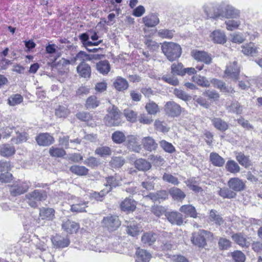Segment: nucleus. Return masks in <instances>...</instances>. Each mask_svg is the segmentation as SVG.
<instances>
[{"label": "nucleus", "instance_id": "nucleus-63", "mask_svg": "<svg viewBox=\"0 0 262 262\" xmlns=\"http://www.w3.org/2000/svg\"><path fill=\"white\" fill-rule=\"evenodd\" d=\"M105 189L102 190L100 192H93L91 193V197L97 201H102L104 195L108 192H105Z\"/></svg>", "mask_w": 262, "mask_h": 262}, {"label": "nucleus", "instance_id": "nucleus-2", "mask_svg": "<svg viewBox=\"0 0 262 262\" xmlns=\"http://www.w3.org/2000/svg\"><path fill=\"white\" fill-rule=\"evenodd\" d=\"M107 114L104 118V122L107 126H119L121 123V113L117 107L113 105L107 108Z\"/></svg>", "mask_w": 262, "mask_h": 262}, {"label": "nucleus", "instance_id": "nucleus-49", "mask_svg": "<svg viewBox=\"0 0 262 262\" xmlns=\"http://www.w3.org/2000/svg\"><path fill=\"white\" fill-rule=\"evenodd\" d=\"M161 79L164 81L174 86L178 85L179 84V80L178 78L170 74H166L163 75Z\"/></svg>", "mask_w": 262, "mask_h": 262}, {"label": "nucleus", "instance_id": "nucleus-23", "mask_svg": "<svg viewBox=\"0 0 262 262\" xmlns=\"http://www.w3.org/2000/svg\"><path fill=\"white\" fill-rule=\"evenodd\" d=\"M142 20L145 25L148 27H154L159 23L158 16L153 13L143 17Z\"/></svg>", "mask_w": 262, "mask_h": 262}, {"label": "nucleus", "instance_id": "nucleus-28", "mask_svg": "<svg viewBox=\"0 0 262 262\" xmlns=\"http://www.w3.org/2000/svg\"><path fill=\"white\" fill-rule=\"evenodd\" d=\"M210 120L214 127L221 131H225L228 128V125L223 120L220 118L211 117Z\"/></svg>", "mask_w": 262, "mask_h": 262}, {"label": "nucleus", "instance_id": "nucleus-50", "mask_svg": "<svg viewBox=\"0 0 262 262\" xmlns=\"http://www.w3.org/2000/svg\"><path fill=\"white\" fill-rule=\"evenodd\" d=\"M49 154L52 157H62L66 155V151L62 148L52 146L49 149Z\"/></svg>", "mask_w": 262, "mask_h": 262}, {"label": "nucleus", "instance_id": "nucleus-48", "mask_svg": "<svg viewBox=\"0 0 262 262\" xmlns=\"http://www.w3.org/2000/svg\"><path fill=\"white\" fill-rule=\"evenodd\" d=\"M23 100V97L18 94L11 96L8 100V103L11 106L20 104Z\"/></svg>", "mask_w": 262, "mask_h": 262}, {"label": "nucleus", "instance_id": "nucleus-41", "mask_svg": "<svg viewBox=\"0 0 262 262\" xmlns=\"http://www.w3.org/2000/svg\"><path fill=\"white\" fill-rule=\"evenodd\" d=\"M71 171L79 176H83L87 174L88 169L83 166H80V165H73L70 167Z\"/></svg>", "mask_w": 262, "mask_h": 262}, {"label": "nucleus", "instance_id": "nucleus-57", "mask_svg": "<svg viewBox=\"0 0 262 262\" xmlns=\"http://www.w3.org/2000/svg\"><path fill=\"white\" fill-rule=\"evenodd\" d=\"M158 35L163 38L171 39L173 36V31L168 29H161L158 31Z\"/></svg>", "mask_w": 262, "mask_h": 262}, {"label": "nucleus", "instance_id": "nucleus-59", "mask_svg": "<svg viewBox=\"0 0 262 262\" xmlns=\"http://www.w3.org/2000/svg\"><path fill=\"white\" fill-rule=\"evenodd\" d=\"M160 145L162 148L167 152L172 153L175 151V148L172 144L167 142L165 140H162L160 141Z\"/></svg>", "mask_w": 262, "mask_h": 262}, {"label": "nucleus", "instance_id": "nucleus-12", "mask_svg": "<svg viewBox=\"0 0 262 262\" xmlns=\"http://www.w3.org/2000/svg\"><path fill=\"white\" fill-rule=\"evenodd\" d=\"M78 75L85 79H89L91 76V66L86 62H80L76 68Z\"/></svg>", "mask_w": 262, "mask_h": 262}, {"label": "nucleus", "instance_id": "nucleus-14", "mask_svg": "<svg viewBox=\"0 0 262 262\" xmlns=\"http://www.w3.org/2000/svg\"><path fill=\"white\" fill-rule=\"evenodd\" d=\"M168 221L172 225L181 226L183 223L181 213L177 211L167 212L165 214Z\"/></svg>", "mask_w": 262, "mask_h": 262}, {"label": "nucleus", "instance_id": "nucleus-20", "mask_svg": "<svg viewBox=\"0 0 262 262\" xmlns=\"http://www.w3.org/2000/svg\"><path fill=\"white\" fill-rule=\"evenodd\" d=\"M39 216L41 220H53L55 218V210L52 208L42 207L39 210Z\"/></svg>", "mask_w": 262, "mask_h": 262}, {"label": "nucleus", "instance_id": "nucleus-5", "mask_svg": "<svg viewBox=\"0 0 262 262\" xmlns=\"http://www.w3.org/2000/svg\"><path fill=\"white\" fill-rule=\"evenodd\" d=\"M102 226L110 231L116 230L121 225V222L116 215H108L103 217Z\"/></svg>", "mask_w": 262, "mask_h": 262}, {"label": "nucleus", "instance_id": "nucleus-55", "mask_svg": "<svg viewBox=\"0 0 262 262\" xmlns=\"http://www.w3.org/2000/svg\"><path fill=\"white\" fill-rule=\"evenodd\" d=\"M210 161L212 164H224V159L216 152L210 154Z\"/></svg>", "mask_w": 262, "mask_h": 262}, {"label": "nucleus", "instance_id": "nucleus-53", "mask_svg": "<svg viewBox=\"0 0 262 262\" xmlns=\"http://www.w3.org/2000/svg\"><path fill=\"white\" fill-rule=\"evenodd\" d=\"M69 113V110L64 106H59L58 108L55 110V115L59 118H65Z\"/></svg>", "mask_w": 262, "mask_h": 262}, {"label": "nucleus", "instance_id": "nucleus-43", "mask_svg": "<svg viewBox=\"0 0 262 262\" xmlns=\"http://www.w3.org/2000/svg\"><path fill=\"white\" fill-rule=\"evenodd\" d=\"M95 153L101 157H104L111 155L112 150L108 146H100L96 149Z\"/></svg>", "mask_w": 262, "mask_h": 262}, {"label": "nucleus", "instance_id": "nucleus-24", "mask_svg": "<svg viewBox=\"0 0 262 262\" xmlns=\"http://www.w3.org/2000/svg\"><path fill=\"white\" fill-rule=\"evenodd\" d=\"M157 235L152 232L144 233L141 237V242L144 245L150 246L153 245L156 241Z\"/></svg>", "mask_w": 262, "mask_h": 262}, {"label": "nucleus", "instance_id": "nucleus-56", "mask_svg": "<svg viewBox=\"0 0 262 262\" xmlns=\"http://www.w3.org/2000/svg\"><path fill=\"white\" fill-rule=\"evenodd\" d=\"M218 244L221 250H227L231 246V241L224 237H221L219 239Z\"/></svg>", "mask_w": 262, "mask_h": 262}, {"label": "nucleus", "instance_id": "nucleus-1", "mask_svg": "<svg viewBox=\"0 0 262 262\" xmlns=\"http://www.w3.org/2000/svg\"><path fill=\"white\" fill-rule=\"evenodd\" d=\"M214 239L213 234L204 229L199 230L192 234V243L200 248H205L207 243H211Z\"/></svg>", "mask_w": 262, "mask_h": 262}, {"label": "nucleus", "instance_id": "nucleus-22", "mask_svg": "<svg viewBox=\"0 0 262 262\" xmlns=\"http://www.w3.org/2000/svg\"><path fill=\"white\" fill-rule=\"evenodd\" d=\"M232 240L239 246L242 247L248 248L250 246V242H248L246 237L242 233H237L231 236Z\"/></svg>", "mask_w": 262, "mask_h": 262}, {"label": "nucleus", "instance_id": "nucleus-34", "mask_svg": "<svg viewBox=\"0 0 262 262\" xmlns=\"http://www.w3.org/2000/svg\"><path fill=\"white\" fill-rule=\"evenodd\" d=\"M96 69L101 74H107L110 71V65L108 61H100L96 64Z\"/></svg>", "mask_w": 262, "mask_h": 262}, {"label": "nucleus", "instance_id": "nucleus-31", "mask_svg": "<svg viewBox=\"0 0 262 262\" xmlns=\"http://www.w3.org/2000/svg\"><path fill=\"white\" fill-rule=\"evenodd\" d=\"M169 193L173 199L177 201H182L186 196L185 193L177 187H172L169 190Z\"/></svg>", "mask_w": 262, "mask_h": 262}, {"label": "nucleus", "instance_id": "nucleus-58", "mask_svg": "<svg viewBox=\"0 0 262 262\" xmlns=\"http://www.w3.org/2000/svg\"><path fill=\"white\" fill-rule=\"evenodd\" d=\"M124 114L127 120L130 122H134L136 120L137 114L134 111L130 109L125 110Z\"/></svg>", "mask_w": 262, "mask_h": 262}, {"label": "nucleus", "instance_id": "nucleus-44", "mask_svg": "<svg viewBox=\"0 0 262 262\" xmlns=\"http://www.w3.org/2000/svg\"><path fill=\"white\" fill-rule=\"evenodd\" d=\"M16 135V138H14L11 139L13 143L18 144L22 143L23 142H26L28 139V135L25 133H19L15 132Z\"/></svg>", "mask_w": 262, "mask_h": 262}, {"label": "nucleus", "instance_id": "nucleus-40", "mask_svg": "<svg viewBox=\"0 0 262 262\" xmlns=\"http://www.w3.org/2000/svg\"><path fill=\"white\" fill-rule=\"evenodd\" d=\"M211 82L214 87L220 89L223 92H232L233 91L231 88L226 87L225 82L217 79H212Z\"/></svg>", "mask_w": 262, "mask_h": 262}, {"label": "nucleus", "instance_id": "nucleus-25", "mask_svg": "<svg viewBox=\"0 0 262 262\" xmlns=\"http://www.w3.org/2000/svg\"><path fill=\"white\" fill-rule=\"evenodd\" d=\"M136 254L138 261L148 262L151 258V255L149 252L140 248L137 249Z\"/></svg>", "mask_w": 262, "mask_h": 262}, {"label": "nucleus", "instance_id": "nucleus-6", "mask_svg": "<svg viewBox=\"0 0 262 262\" xmlns=\"http://www.w3.org/2000/svg\"><path fill=\"white\" fill-rule=\"evenodd\" d=\"M10 194L14 196L21 195L26 192L29 188V185L26 183H18L15 182L8 185Z\"/></svg>", "mask_w": 262, "mask_h": 262}, {"label": "nucleus", "instance_id": "nucleus-46", "mask_svg": "<svg viewBox=\"0 0 262 262\" xmlns=\"http://www.w3.org/2000/svg\"><path fill=\"white\" fill-rule=\"evenodd\" d=\"M94 55L92 56L86 53V52L80 51L76 55V59L79 60L80 62H85V61H90L95 58Z\"/></svg>", "mask_w": 262, "mask_h": 262}, {"label": "nucleus", "instance_id": "nucleus-42", "mask_svg": "<svg viewBox=\"0 0 262 262\" xmlns=\"http://www.w3.org/2000/svg\"><path fill=\"white\" fill-rule=\"evenodd\" d=\"M192 79L194 82L202 87H208L210 85V82L204 76L196 75L193 76Z\"/></svg>", "mask_w": 262, "mask_h": 262}, {"label": "nucleus", "instance_id": "nucleus-11", "mask_svg": "<svg viewBox=\"0 0 262 262\" xmlns=\"http://www.w3.org/2000/svg\"><path fill=\"white\" fill-rule=\"evenodd\" d=\"M51 241L54 247L56 248L67 247L70 243V239L68 236H62L59 235L52 237Z\"/></svg>", "mask_w": 262, "mask_h": 262}, {"label": "nucleus", "instance_id": "nucleus-16", "mask_svg": "<svg viewBox=\"0 0 262 262\" xmlns=\"http://www.w3.org/2000/svg\"><path fill=\"white\" fill-rule=\"evenodd\" d=\"M10 165H0V182L9 183L12 180V174L9 172Z\"/></svg>", "mask_w": 262, "mask_h": 262}, {"label": "nucleus", "instance_id": "nucleus-9", "mask_svg": "<svg viewBox=\"0 0 262 262\" xmlns=\"http://www.w3.org/2000/svg\"><path fill=\"white\" fill-rule=\"evenodd\" d=\"M164 111L168 116L174 117L180 115L181 107L173 101H168L165 105Z\"/></svg>", "mask_w": 262, "mask_h": 262}, {"label": "nucleus", "instance_id": "nucleus-45", "mask_svg": "<svg viewBox=\"0 0 262 262\" xmlns=\"http://www.w3.org/2000/svg\"><path fill=\"white\" fill-rule=\"evenodd\" d=\"M219 194L221 196L228 199L234 198L236 196L235 192L227 188H221Z\"/></svg>", "mask_w": 262, "mask_h": 262}, {"label": "nucleus", "instance_id": "nucleus-4", "mask_svg": "<svg viewBox=\"0 0 262 262\" xmlns=\"http://www.w3.org/2000/svg\"><path fill=\"white\" fill-rule=\"evenodd\" d=\"M47 194L43 190H35L26 195L27 203L31 207L35 208L38 206L40 201L46 200Z\"/></svg>", "mask_w": 262, "mask_h": 262}, {"label": "nucleus", "instance_id": "nucleus-27", "mask_svg": "<svg viewBox=\"0 0 262 262\" xmlns=\"http://www.w3.org/2000/svg\"><path fill=\"white\" fill-rule=\"evenodd\" d=\"M121 210L123 211H134L136 208V202L132 198H126L120 204Z\"/></svg>", "mask_w": 262, "mask_h": 262}, {"label": "nucleus", "instance_id": "nucleus-64", "mask_svg": "<svg viewBox=\"0 0 262 262\" xmlns=\"http://www.w3.org/2000/svg\"><path fill=\"white\" fill-rule=\"evenodd\" d=\"M231 40L234 43H241L245 40V38L241 33L231 35Z\"/></svg>", "mask_w": 262, "mask_h": 262}, {"label": "nucleus", "instance_id": "nucleus-21", "mask_svg": "<svg viewBox=\"0 0 262 262\" xmlns=\"http://www.w3.org/2000/svg\"><path fill=\"white\" fill-rule=\"evenodd\" d=\"M62 229L69 233L76 232L79 228V225L75 222L67 220L63 221L62 224Z\"/></svg>", "mask_w": 262, "mask_h": 262}, {"label": "nucleus", "instance_id": "nucleus-35", "mask_svg": "<svg viewBox=\"0 0 262 262\" xmlns=\"http://www.w3.org/2000/svg\"><path fill=\"white\" fill-rule=\"evenodd\" d=\"M88 201H78L77 203L71 206V210L73 212H86Z\"/></svg>", "mask_w": 262, "mask_h": 262}, {"label": "nucleus", "instance_id": "nucleus-33", "mask_svg": "<svg viewBox=\"0 0 262 262\" xmlns=\"http://www.w3.org/2000/svg\"><path fill=\"white\" fill-rule=\"evenodd\" d=\"M126 231L128 235L134 237L140 233L141 229L136 223L131 222L126 226Z\"/></svg>", "mask_w": 262, "mask_h": 262}, {"label": "nucleus", "instance_id": "nucleus-54", "mask_svg": "<svg viewBox=\"0 0 262 262\" xmlns=\"http://www.w3.org/2000/svg\"><path fill=\"white\" fill-rule=\"evenodd\" d=\"M231 256L235 262H244L245 261L246 256L241 251H234L231 253Z\"/></svg>", "mask_w": 262, "mask_h": 262}, {"label": "nucleus", "instance_id": "nucleus-30", "mask_svg": "<svg viewBox=\"0 0 262 262\" xmlns=\"http://www.w3.org/2000/svg\"><path fill=\"white\" fill-rule=\"evenodd\" d=\"M15 152L14 147L10 144H4L0 147V155L2 156L9 157L14 155Z\"/></svg>", "mask_w": 262, "mask_h": 262}, {"label": "nucleus", "instance_id": "nucleus-47", "mask_svg": "<svg viewBox=\"0 0 262 262\" xmlns=\"http://www.w3.org/2000/svg\"><path fill=\"white\" fill-rule=\"evenodd\" d=\"M99 104V101L97 100L95 96L89 97L86 101L85 106L87 108H95Z\"/></svg>", "mask_w": 262, "mask_h": 262}, {"label": "nucleus", "instance_id": "nucleus-19", "mask_svg": "<svg viewBox=\"0 0 262 262\" xmlns=\"http://www.w3.org/2000/svg\"><path fill=\"white\" fill-rule=\"evenodd\" d=\"M228 185L231 189L235 191H242L245 188V183L237 178L230 179L228 182Z\"/></svg>", "mask_w": 262, "mask_h": 262}, {"label": "nucleus", "instance_id": "nucleus-36", "mask_svg": "<svg viewBox=\"0 0 262 262\" xmlns=\"http://www.w3.org/2000/svg\"><path fill=\"white\" fill-rule=\"evenodd\" d=\"M209 220L215 224L221 225L223 224L224 220L222 217L215 210L211 209L210 211Z\"/></svg>", "mask_w": 262, "mask_h": 262}, {"label": "nucleus", "instance_id": "nucleus-52", "mask_svg": "<svg viewBox=\"0 0 262 262\" xmlns=\"http://www.w3.org/2000/svg\"><path fill=\"white\" fill-rule=\"evenodd\" d=\"M145 109L150 115H155L159 111L158 105L153 101L147 103L146 104Z\"/></svg>", "mask_w": 262, "mask_h": 262}, {"label": "nucleus", "instance_id": "nucleus-17", "mask_svg": "<svg viewBox=\"0 0 262 262\" xmlns=\"http://www.w3.org/2000/svg\"><path fill=\"white\" fill-rule=\"evenodd\" d=\"M210 37L215 43L224 44L227 41V37L225 33L220 30H216L213 31L211 33Z\"/></svg>", "mask_w": 262, "mask_h": 262}, {"label": "nucleus", "instance_id": "nucleus-62", "mask_svg": "<svg viewBox=\"0 0 262 262\" xmlns=\"http://www.w3.org/2000/svg\"><path fill=\"white\" fill-rule=\"evenodd\" d=\"M155 126L158 130L162 132H167L169 129V128L167 126L166 124L164 122L160 120L155 121Z\"/></svg>", "mask_w": 262, "mask_h": 262}, {"label": "nucleus", "instance_id": "nucleus-29", "mask_svg": "<svg viewBox=\"0 0 262 262\" xmlns=\"http://www.w3.org/2000/svg\"><path fill=\"white\" fill-rule=\"evenodd\" d=\"M115 88L118 91H123L128 87L127 81L121 77H117L114 82Z\"/></svg>", "mask_w": 262, "mask_h": 262}, {"label": "nucleus", "instance_id": "nucleus-61", "mask_svg": "<svg viewBox=\"0 0 262 262\" xmlns=\"http://www.w3.org/2000/svg\"><path fill=\"white\" fill-rule=\"evenodd\" d=\"M225 24L226 25L227 29L230 31H232L238 27L241 24V21L239 20L232 19L226 21Z\"/></svg>", "mask_w": 262, "mask_h": 262}, {"label": "nucleus", "instance_id": "nucleus-15", "mask_svg": "<svg viewBox=\"0 0 262 262\" xmlns=\"http://www.w3.org/2000/svg\"><path fill=\"white\" fill-rule=\"evenodd\" d=\"M35 140L39 146H47L52 144L54 138L48 133H41L36 137Z\"/></svg>", "mask_w": 262, "mask_h": 262}, {"label": "nucleus", "instance_id": "nucleus-10", "mask_svg": "<svg viewBox=\"0 0 262 262\" xmlns=\"http://www.w3.org/2000/svg\"><path fill=\"white\" fill-rule=\"evenodd\" d=\"M191 54L193 58L198 61L203 62L207 64L211 62L212 58L210 55L205 51L193 50Z\"/></svg>", "mask_w": 262, "mask_h": 262}, {"label": "nucleus", "instance_id": "nucleus-51", "mask_svg": "<svg viewBox=\"0 0 262 262\" xmlns=\"http://www.w3.org/2000/svg\"><path fill=\"white\" fill-rule=\"evenodd\" d=\"M171 73L173 75L183 76L184 71L183 64L181 63H173L171 66Z\"/></svg>", "mask_w": 262, "mask_h": 262}, {"label": "nucleus", "instance_id": "nucleus-39", "mask_svg": "<svg viewBox=\"0 0 262 262\" xmlns=\"http://www.w3.org/2000/svg\"><path fill=\"white\" fill-rule=\"evenodd\" d=\"M106 183L105 184V192H109L113 188L116 187L119 184V182L114 177H110L106 179Z\"/></svg>", "mask_w": 262, "mask_h": 262}, {"label": "nucleus", "instance_id": "nucleus-38", "mask_svg": "<svg viewBox=\"0 0 262 262\" xmlns=\"http://www.w3.org/2000/svg\"><path fill=\"white\" fill-rule=\"evenodd\" d=\"M112 139L115 143L121 144L125 141L126 138L123 132L117 130L112 134Z\"/></svg>", "mask_w": 262, "mask_h": 262}, {"label": "nucleus", "instance_id": "nucleus-7", "mask_svg": "<svg viewBox=\"0 0 262 262\" xmlns=\"http://www.w3.org/2000/svg\"><path fill=\"white\" fill-rule=\"evenodd\" d=\"M203 8L208 18L216 19L221 16V12L217 5L213 4H205Z\"/></svg>", "mask_w": 262, "mask_h": 262}, {"label": "nucleus", "instance_id": "nucleus-3", "mask_svg": "<svg viewBox=\"0 0 262 262\" xmlns=\"http://www.w3.org/2000/svg\"><path fill=\"white\" fill-rule=\"evenodd\" d=\"M162 50L167 59L170 61L177 60L181 55V46L172 42H164L162 46Z\"/></svg>", "mask_w": 262, "mask_h": 262}, {"label": "nucleus", "instance_id": "nucleus-60", "mask_svg": "<svg viewBox=\"0 0 262 262\" xmlns=\"http://www.w3.org/2000/svg\"><path fill=\"white\" fill-rule=\"evenodd\" d=\"M164 181L171 183L174 185H178L179 184L178 179L170 174L165 173L163 176Z\"/></svg>", "mask_w": 262, "mask_h": 262}, {"label": "nucleus", "instance_id": "nucleus-26", "mask_svg": "<svg viewBox=\"0 0 262 262\" xmlns=\"http://www.w3.org/2000/svg\"><path fill=\"white\" fill-rule=\"evenodd\" d=\"M142 143L144 149L150 151L155 150L158 146L153 138L150 137H144L142 140Z\"/></svg>", "mask_w": 262, "mask_h": 262}, {"label": "nucleus", "instance_id": "nucleus-18", "mask_svg": "<svg viewBox=\"0 0 262 262\" xmlns=\"http://www.w3.org/2000/svg\"><path fill=\"white\" fill-rule=\"evenodd\" d=\"M126 145L130 150L137 152H139L141 149V146L138 142L137 137L133 135L127 137Z\"/></svg>", "mask_w": 262, "mask_h": 262}, {"label": "nucleus", "instance_id": "nucleus-37", "mask_svg": "<svg viewBox=\"0 0 262 262\" xmlns=\"http://www.w3.org/2000/svg\"><path fill=\"white\" fill-rule=\"evenodd\" d=\"M239 14V11L232 6L227 5L225 9V15L227 18H236Z\"/></svg>", "mask_w": 262, "mask_h": 262}, {"label": "nucleus", "instance_id": "nucleus-13", "mask_svg": "<svg viewBox=\"0 0 262 262\" xmlns=\"http://www.w3.org/2000/svg\"><path fill=\"white\" fill-rule=\"evenodd\" d=\"M241 51L245 55L255 56L258 53V48L254 43L250 42L242 45Z\"/></svg>", "mask_w": 262, "mask_h": 262}, {"label": "nucleus", "instance_id": "nucleus-8", "mask_svg": "<svg viewBox=\"0 0 262 262\" xmlns=\"http://www.w3.org/2000/svg\"><path fill=\"white\" fill-rule=\"evenodd\" d=\"M239 74V68L237 66L236 61H234L227 65L225 71L226 77L233 80H236L238 78Z\"/></svg>", "mask_w": 262, "mask_h": 262}, {"label": "nucleus", "instance_id": "nucleus-32", "mask_svg": "<svg viewBox=\"0 0 262 262\" xmlns=\"http://www.w3.org/2000/svg\"><path fill=\"white\" fill-rule=\"evenodd\" d=\"M180 211L184 213L186 215L195 218L197 214L196 210L194 206L191 205H184L182 206L180 208Z\"/></svg>", "mask_w": 262, "mask_h": 262}]
</instances>
